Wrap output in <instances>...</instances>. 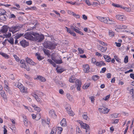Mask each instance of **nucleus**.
<instances>
[{
  "instance_id": "obj_57",
  "label": "nucleus",
  "mask_w": 134,
  "mask_h": 134,
  "mask_svg": "<svg viewBox=\"0 0 134 134\" xmlns=\"http://www.w3.org/2000/svg\"><path fill=\"white\" fill-rule=\"evenodd\" d=\"M55 133L56 131L55 130H54V128L53 127L52 129V130L50 134H55Z\"/></svg>"
},
{
  "instance_id": "obj_20",
  "label": "nucleus",
  "mask_w": 134,
  "mask_h": 134,
  "mask_svg": "<svg viewBox=\"0 0 134 134\" xmlns=\"http://www.w3.org/2000/svg\"><path fill=\"white\" fill-rule=\"evenodd\" d=\"M49 115L53 118H55L56 116L55 113V111L53 109L49 111Z\"/></svg>"
},
{
  "instance_id": "obj_26",
  "label": "nucleus",
  "mask_w": 134,
  "mask_h": 134,
  "mask_svg": "<svg viewBox=\"0 0 134 134\" xmlns=\"http://www.w3.org/2000/svg\"><path fill=\"white\" fill-rule=\"evenodd\" d=\"M66 119L63 118L60 122V124L62 126L64 127L66 126Z\"/></svg>"
},
{
  "instance_id": "obj_15",
  "label": "nucleus",
  "mask_w": 134,
  "mask_h": 134,
  "mask_svg": "<svg viewBox=\"0 0 134 134\" xmlns=\"http://www.w3.org/2000/svg\"><path fill=\"white\" fill-rule=\"evenodd\" d=\"M115 17L117 19L121 21H124L126 20L125 16L123 15H116Z\"/></svg>"
},
{
  "instance_id": "obj_17",
  "label": "nucleus",
  "mask_w": 134,
  "mask_h": 134,
  "mask_svg": "<svg viewBox=\"0 0 134 134\" xmlns=\"http://www.w3.org/2000/svg\"><path fill=\"white\" fill-rule=\"evenodd\" d=\"M83 68L84 72L88 73L89 71L90 67L88 65L86 64L83 65Z\"/></svg>"
},
{
  "instance_id": "obj_2",
  "label": "nucleus",
  "mask_w": 134,
  "mask_h": 134,
  "mask_svg": "<svg viewBox=\"0 0 134 134\" xmlns=\"http://www.w3.org/2000/svg\"><path fill=\"white\" fill-rule=\"evenodd\" d=\"M76 79L74 76H71L69 79V81L70 82H74L75 81L76 85L77 86V89L78 90H80L81 83V81L78 80H75Z\"/></svg>"
},
{
  "instance_id": "obj_28",
  "label": "nucleus",
  "mask_w": 134,
  "mask_h": 134,
  "mask_svg": "<svg viewBox=\"0 0 134 134\" xmlns=\"http://www.w3.org/2000/svg\"><path fill=\"white\" fill-rule=\"evenodd\" d=\"M35 55L36 56L37 59L39 60H41L43 59L42 56H40V54L39 53H37L35 54Z\"/></svg>"
},
{
  "instance_id": "obj_43",
  "label": "nucleus",
  "mask_w": 134,
  "mask_h": 134,
  "mask_svg": "<svg viewBox=\"0 0 134 134\" xmlns=\"http://www.w3.org/2000/svg\"><path fill=\"white\" fill-rule=\"evenodd\" d=\"M76 27L77 28L76 30H75V32H76L77 33L79 34H80L81 35H83V33L82 32H81V31H80L79 30H78V29H79V28L78 27Z\"/></svg>"
},
{
  "instance_id": "obj_42",
  "label": "nucleus",
  "mask_w": 134,
  "mask_h": 134,
  "mask_svg": "<svg viewBox=\"0 0 134 134\" xmlns=\"http://www.w3.org/2000/svg\"><path fill=\"white\" fill-rule=\"evenodd\" d=\"M130 94L132 95L133 98H134V90L133 89L130 90Z\"/></svg>"
},
{
  "instance_id": "obj_9",
  "label": "nucleus",
  "mask_w": 134,
  "mask_h": 134,
  "mask_svg": "<svg viewBox=\"0 0 134 134\" xmlns=\"http://www.w3.org/2000/svg\"><path fill=\"white\" fill-rule=\"evenodd\" d=\"M56 46L54 43L49 42L47 43L46 48L48 49L53 50L55 49Z\"/></svg>"
},
{
  "instance_id": "obj_59",
  "label": "nucleus",
  "mask_w": 134,
  "mask_h": 134,
  "mask_svg": "<svg viewBox=\"0 0 134 134\" xmlns=\"http://www.w3.org/2000/svg\"><path fill=\"white\" fill-rule=\"evenodd\" d=\"M73 16L76 18L77 19L79 18H80V16L78 14H76L75 13L73 14Z\"/></svg>"
},
{
  "instance_id": "obj_52",
  "label": "nucleus",
  "mask_w": 134,
  "mask_h": 134,
  "mask_svg": "<svg viewBox=\"0 0 134 134\" xmlns=\"http://www.w3.org/2000/svg\"><path fill=\"white\" fill-rule=\"evenodd\" d=\"M89 99L91 100V101L92 103H94L95 100L94 97L91 96L89 97Z\"/></svg>"
},
{
  "instance_id": "obj_62",
  "label": "nucleus",
  "mask_w": 134,
  "mask_h": 134,
  "mask_svg": "<svg viewBox=\"0 0 134 134\" xmlns=\"http://www.w3.org/2000/svg\"><path fill=\"white\" fill-rule=\"evenodd\" d=\"M106 70V68H103L102 69V70L100 71V73H104Z\"/></svg>"
},
{
  "instance_id": "obj_6",
  "label": "nucleus",
  "mask_w": 134,
  "mask_h": 134,
  "mask_svg": "<svg viewBox=\"0 0 134 134\" xmlns=\"http://www.w3.org/2000/svg\"><path fill=\"white\" fill-rule=\"evenodd\" d=\"M20 66L23 68H24L27 71H29L30 68L27 64H26L25 60L23 59L21 60L20 62Z\"/></svg>"
},
{
  "instance_id": "obj_63",
  "label": "nucleus",
  "mask_w": 134,
  "mask_h": 134,
  "mask_svg": "<svg viewBox=\"0 0 134 134\" xmlns=\"http://www.w3.org/2000/svg\"><path fill=\"white\" fill-rule=\"evenodd\" d=\"M65 28L66 29L67 31V32H68L69 33H70V34H71V33H72V32L71 31L70 29L66 27Z\"/></svg>"
},
{
  "instance_id": "obj_34",
  "label": "nucleus",
  "mask_w": 134,
  "mask_h": 134,
  "mask_svg": "<svg viewBox=\"0 0 134 134\" xmlns=\"http://www.w3.org/2000/svg\"><path fill=\"white\" fill-rule=\"evenodd\" d=\"M50 119L48 118L47 119L46 121H45L44 120H42V123L43 124L44 123L46 122L47 124L49 125L50 124Z\"/></svg>"
},
{
  "instance_id": "obj_40",
  "label": "nucleus",
  "mask_w": 134,
  "mask_h": 134,
  "mask_svg": "<svg viewBox=\"0 0 134 134\" xmlns=\"http://www.w3.org/2000/svg\"><path fill=\"white\" fill-rule=\"evenodd\" d=\"M114 59H115L119 63H121V60L117 56L115 55L114 56Z\"/></svg>"
},
{
  "instance_id": "obj_51",
  "label": "nucleus",
  "mask_w": 134,
  "mask_h": 134,
  "mask_svg": "<svg viewBox=\"0 0 134 134\" xmlns=\"http://www.w3.org/2000/svg\"><path fill=\"white\" fill-rule=\"evenodd\" d=\"M24 125L25 126H27V120L26 118H25L24 119Z\"/></svg>"
},
{
  "instance_id": "obj_44",
  "label": "nucleus",
  "mask_w": 134,
  "mask_h": 134,
  "mask_svg": "<svg viewBox=\"0 0 134 134\" xmlns=\"http://www.w3.org/2000/svg\"><path fill=\"white\" fill-rule=\"evenodd\" d=\"M56 70H57V72L60 73H61L62 72H63L64 70V69L63 68H60V69H57L56 68Z\"/></svg>"
},
{
  "instance_id": "obj_24",
  "label": "nucleus",
  "mask_w": 134,
  "mask_h": 134,
  "mask_svg": "<svg viewBox=\"0 0 134 134\" xmlns=\"http://www.w3.org/2000/svg\"><path fill=\"white\" fill-rule=\"evenodd\" d=\"M98 49L103 52H105L107 49V47H103L100 45L98 46Z\"/></svg>"
},
{
  "instance_id": "obj_18",
  "label": "nucleus",
  "mask_w": 134,
  "mask_h": 134,
  "mask_svg": "<svg viewBox=\"0 0 134 134\" xmlns=\"http://www.w3.org/2000/svg\"><path fill=\"white\" fill-rule=\"evenodd\" d=\"M25 61L27 63L32 65H34L36 64L31 59L27 57L26 58Z\"/></svg>"
},
{
  "instance_id": "obj_49",
  "label": "nucleus",
  "mask_w": 134,
  "mask_h": 134,
  "mask_svg": "<svg viewBox=\"0 0 134 134\" xmlns=\"http://www.w3.org/2000/svg\"><path fill=\"white\" fill-rule=\"evenodd\" d=\"M124 62L125 63H127L128 62V57L127 56H126L124 59Z\"/></svg>"
},
{
  "instance_id": "obj_22",
  "label": "nucleus",
  "mask_w": 134,
  "mask_h": 134,
  "mask_svg": "<svg viewBox=\"0 0 134 134\" xmlns=\"http://www.w3.org/2000/svg\"><path fill=\"white\" fill-rule=\"evenodd\" d=\"M36 79L39 80L42 82H45L46 80V79L44 77L40 75L37 76Z\"/></svg>"
},
{
  "instance_id": "obj_37",
  "label": "nucleus",
  "mask_w": 134,
  "mask_h": 134,
  "mask_svg": "<svg viewBox=\"0 0 134 134\" xmlns=\"http://www.w3.org/2000/svg\"><path fill=\"white\" fill-rule=\"evenodd\" d=\"M90 85V83H86L83 86V89H87Z\"/></svg>"
},
{
  "instance_id": "obj_1",
  "label": "nucleus",
  "mask_w": 134,
  "mask_h": 134,
  "mask_svg": "<svg viewBox=\"0 0 134 134\" xmlns=\"http://www.w3.org/2000/svg\"><path fill=\"white\" fill-rule=\"evenodd\" d=\"M97 19L100 21L109 24H115V22L111 19H110L108 17H103L101 16H97Z\"/></svg>"
},
{
  "instance_id": "obj_54",
  "label": "nucleus",
  "mask_w": 134,
  "mask_h": 134,
  "mask_svg": "<svg viewBox=\"0 0 134 134\" xmlns=\"http://www.w3.org/2000/svg\"><path fill=\"white\" fill-rule=\"evenodd\" d=\"M92 63L95 64L96 65V59L94 58H93L92 59H91Z\"/></svg>"
},
{
  "instance_id": "obj_56",
  "label": "nucleus",
  "mask_w": 134,
  "mask_h": 134,
  "mask_svg": "<svg viewBox=\"0 0 134 134\" xmlns=\"http://www.w3.org/2000/svg\"><path fill=\"white\" fill-rule=\"evenodd\" d=\"M9 77L10 79L13 80H14L15 79L14 75L13 74L10 75Z\"/></svg>"
},
{
  "instance_id": "obj_64",
  "label": "nucleus",
  "mask_w": 134,
  "mask_h": 134,
  "mask_svg": "<svg viewBox=\"0 0 134 134\" xmlns=\"http://www.w3.org/2000/svg\"><path fill=\"white\" fill-rule=\"evenodd\" d=\"M113 122H112L113 124H117L119 121V119H116L113 120Z\"/></svg>"
},
{
  "instance_id": "obj_5",
  "label": "nucleus",
  "mask_w": 134,
  "mask_h": 134,
  "mask_svg": "<svg viewBox=\"0 0 134 134\" xmlns=\"http://www.w3.org/2000/svg\"><path fill=\"white\" fill-rule=\"evenodd\" d=\"M33 36H34V41L40 42L43 40L44 37L43 35H40L39 34L36 33H33Z\"/></svg>"
},
{
  "instance_id": "obj_33",
  "label": "nucleus",
  "mask_w": 134,
  "mask_h": 134,
  "mask_svg": "<svg viewBox=\"0 0 134 134\" xmlns=\"http://www.w3.org/2000/svg\"><path fill=\"white\" fill-rule=\"evenodd\" d=\"M43 50L45 54L48 56L50 55V53L48 50L46 49H43Z\"/></svg>"
},
{
  "instance_id": "obj_36",
  "label": "nucleus",
  "mask_w": 134,
  "mask_h": 134,
  "mask_svg": "<svg viewBox=\"0 0 134 134\" xmlns=\"http://www.w3.org/2000/svg\"><path fill=\"white\" fill-rule=\"evenodd\" d=\"M99 78V77L97 75H95L92 77V79L93 80L96 81L98 80Z\"/></svg>"
},
{
  "instance_id": "obj_45",
  "label": "nucleus",
  "mask_w": 134,
  "mask_h": 134,
  "mask_svg": "<svg viewBox=\"0 0 134 134\" xmlns=\"http://www.w3.org/2000/svg\"><path fill=\"white\" fill-rule=\"evenodd\" d=\"M87 4L88 6H90L92 5L91 3H90L89 0H83Z\"/></svg>"
},
{
  "instance_id": "obj_31",
  "label": "nucleus",
  "mask_w": 134,
  "mask_h": 134,
  "mask_svg": "<svg viewBox=\"0 0 134 134\" xmlns=\"http://www.w3.org/2000/svg\"><path fill=\"white\" fill-rule=\"evenodd\" d=\"M0 54L4 57L6 59H8L9 58L8 55L4 53H3L2 52H0Z\"/></svg>"
},
{
  "instance_id": "obj_27",
  "label": "nucleus",
  "mask_w": 134,
  "mask_h": 134,
  "mask_svg": "<svg viewBox=\"0 0 134 134\" xmlns=\"http://www.w3.org/2000/svg\"><path fill=\"white\" fill-rule=\"evenodd\" d=\"M25 82L26 84L30 87H33L35 86L34 83L32 82L25 80Z\"/></svg>"
},
{
  "instance_id": "obj_38",
  "label": "nucleus",
  "mask_w": 134,
  "mask_h": 134,
  "mask_svg": "<svg viewBox=\"0 0 134 134\" xmlns=\"http://www.w3.org/2000/svg\"><path fill=\"white\" fill-rule=\"evenodd\" d=\"M33 107H34L35 110L37 111L38 112H39L41 110V109L39 107H38L36 105H34Z\"/></svg>"
},
{
  "instance_id": "obj_3",
  "label": "nucleus",
  "mask_w": 134,
  "mask_h": 134,
  "mask_svg": "<svg viewBox=\"0 0 134 134\" xmlns=\"http://www.w3.org/2000/svg\"><path fill=\"white\" fill-rule=\"evenodd\" d=\"M37 94H38L39 97H41L42 96L44 95V93L38 91L32 94V96L35 98L37 102L41 104H43V101L38 96Z\"/></svg>"
},
{
  "instance_id": "obj_55",
  "label": "nucleus",
  "mask_w": 134,
  "mask_h": 134,
  "mask_svg": "<svg viewBox=\"0 0 134 134\" xmlns=\"http://www.w3.org/2000/svg\"><path fill=\"white\" fill-rule=\"evenodd\" d=\"M22 35V34L17 33L16 34V38L17 39H18Z\"/></svg>"
},
{
  "instance_id": "obj_61",
  "label": "nucleus",
  "mask_w": 134,
  "mask_h": 134,
  "mask_svg": "<svg viewBox=\"0 0 134 134\" xmlns=\"http://www.w3.org/2000/svg\"><path fill=\"white\" fill-rule=\"evenodd\" d=\"M99 43L100 44L103 45L107 46V45L106 43L102 41H99Z\"/></svg>"
},
{
  "instance_id": "obj_60",
  "label": "nucleus",
  "mask_w": 134,
  "mask_h": 134,
  "mask_svg": "<svg viewBox=\"0 0 134 134\" xmlns=\"http://www.w3.org/2000/svg\"><path fill=\"white\" fill-rule=\"evenodd\" d=\"M67 12L68 14L72 15H73V14L75 13L74 12L70 10H68L67 11Z\"/></svg>"
},
{
  "instance_id": "obj_11",
  "label": "nucleus",
  "mask_w": 134,
  "mask_h": 134,
  "mask_svg": "<svg viewBox=\"0 0 134 134\" xmlns=\"http://www.w3.org/2000/svg\"><path fill=\"white\" fill-rule=\"evenodd\" d=\"M20 44L23 47H25L29 45V42L26 41L25 40H23L20 42Z\"/></svg>"
},
{
  "instance_id": "obj_58",
  "label": "nucleus",
  "mask_w": 134,
  "mask_h": 134,
  "mask_svg": "<svg viewBox=\"0 0 134 134\" xmlns=\"http://www.w3.org/2000/svg\"><path fill=\"white\" fill-rule=\"evenodd\" d=\"M109 34L110 36L112 37H113L114 36V32L112 31H111L110 30L109 31Z\"/></svg>"
},
{
  "instance_id": "obj_10",
  "label": "nucleus",
  "mask_w": 134,
  "mask_h": 134,
  "mask_svg": "<svg viewBox=\"0 0 134 134\" xmlns=\"http://www.w3.org/2000/svg\"><path fill=\"white\" fill-rule=\"evenodd\" d=\"M0 94L4 102L6 103H7L8 102L7 97L5 91H1L0 92Z\"/></svg>"
},
{
  "instance_id": "obj_19",
  "label": "nucleus",
  "mask_w": 134,
  "mask_h": 134,
  "mask_svg": "<svg viewBox=\"0 0 134 134\" xmlns=\"http://www.w3.org/2000/svg\"><path fill=\"white\" fill-rule=\"evenodd\" d=\"M7 16L6 14L4 13H2L0 14V19L2 20L5 21L6 20Z\"/></svg>"
},
{
  "instance_id": "obj_16",
  "label": "nucleus",
  "mask_w": 134,
  "mask_h": 134,
  "mask_svg": "<svg viewBox=\"0 0 134 134\" xmlns=\"http://www.w3.org/2000/svg\"><path fill=\"white\" fill-rule=\"evenodd\" d=\"M66 109L68 113L70 115L73 116L74 115V113L72 111L71 108L69 105L68 106V107L66 108Z\"/></svg>"
},
{
  "instance_id": "obj_4",
  "label": "nucleus",
  "mask_w": 134,
  "mask_h": 134,
  "mask_svg": "<svg viewBox=\"0 0 134 134\" xmlns=\"http://www.w3.org/2000/svg\"><path fill=\"white\" fill-rule=\"evenodd\" d=\"M77 122L80 124L81 127L85 129L86 132L87 134H89L90 129L88 125L86 123H83L82 121L80 120H78Z\"/></svg>"
},
{
  "instance_id": "obj_32",
  "label": "nucleus",
  "mask_w": 134,
  "mask_h": 134,
  "mask_svg": "<svg viewBox=\"0 0 134 134\" xmlns=\"http://www.w3.org/2000/svg\"><path fill=\"white\" fill-rule=\"evenodd\" d=\"M52 60H53L55 63L57 64H60L62 63V61L61 59L60 60H57V59H52Z\"/></svg>"
},
{
  "instance_id": "obj_8",
  "label": "nucleus",
  "mask_w": 134,
  "mask_h": 134,
  "mask_svg": "<svg viewBox=\"0 0 134 134\" xmlns=\"http://www.w3.org/2000/svg\"><path fill=\"white\" fill-rule=\"evenodd\" d=\"M20 26H12L10 29V31L13 33H15L19 31Z\"/></svg>"
},
{
  "instance_id": "obj_13",
  "label": "nucleus",
  "mask_w": 134,
  "mask_h": 134,
  "mask_svg": "<svg viewBox=\"0 0 134 134\" xmlns=\"http://www.w3.org/2000/svg\"><path fill=\"white\" fill-rule=\"evenodd\" d=\"M18 87L19 88L21 92L24 93H26L27 92V88L25 87L22 85L21 84L19 86L18 85Z\"/></svg>"
},
{
  "instance_id": "obj_7",
  "label": "nucleus",
  "mask_w": 134,
  "mask_h": 134,
  "mask_svg": "<svg viewBox=\"0 0 134 134\" xmlns=\"http://www.w3.org/2000/svg\"><path fill=\"white\" fill-rule=\"evenodd\" d=\"M33 33H35L34 32H27L24 35V37L25 38L30 40L34 41V37L32 36L33 35Z\"/></svg>"
},
{
  "instance_id": "obj_41",
  "label": "nucleus",
  "mask_w": 134,
  "mask_h": 134,
  "mask_svg": "<svg viewBox=\"0 0 134 134\" xmlns=\"http://www.w3.org/2000/svg\"><path fill=\"white\" fill-rule=\"evenodd\" d=\"M4 88L5 90L7 92H9V93L10 91V90L9 87L8 86V85H6L4 87Z\"/></svg>"
},
{
  "instance_id": "obj_48",
  "label": "nucleus",
  "mask_w": 134,
  "mask_h": 134,
  "mask_svg": "<svg viewBox=\"0 0 134 134\" xmlns=\"http://www.w3.org/2000/svg\"><path fill=\"white\" fill-rule=\"evenodd\" d=\"M110 94L106 96L105 97H104L103 98V99L105 101L108 100V99L110 97Z\"/></svg>"
},
{
  "instance_id": "obj_23",
  "label": "nucleus",
  "mask_w": 134,
  "mask_h": 134,
  "mask_svg": "<svg viewBox=\"0 0 134 134\" xmlns=\"http://www.w3.org/2000/svg\"><path fill=\"white\" fill-rule=\"evenodd\" d=\"M106 65L105 64L103 61L97 62L96 64V65L100 67L102 66H105Z\"/></svg>"
},
{
  "instance_id": "obj_46",
  "label": "nucleus",
  "mask_w": 134,
  "mask_h": 134,
  "mask_svg": "<svg viewBox=\"0 0 134 134\" xmlns=\"http://www.w3.org/2000/svg\"><path fill=\"white\" fill-rule=\"evenodd\" d=\"M78 50L79 53L80 54H82L84 53V49H82L81 48H78Z\"/></svg>"
},
{
  "instance_id": "obj_53",
  "label": "nucleus",
  "mask_w": 134,
  "mask_h": 134,
  "mask_svg": "<svg viewBox=\"0 0 134 134\" xmlns=\"http://www.w3.org/2000/svg\"><path fill=\"white\" fill-rule=\"evenodd\" d=\"M13 56L14 58L16 60L17 62H19L20 60V59L16 55H14Z\"/></svg>"
},
{
  "instance_id": "obj_12",
  "label": "nucleus",
  "mask_w": 134,
  "mask_h": 134,
  "mask_svg": "<svg viewBox=\"0 0 134 134\" xmlns=\"http://www.w3.org/2000/svg\"><path fill=\"white\" fill-rule=\"evenodd\" d=\"M9 27L7 25H4L0 30V32L3 34H5L8 31Z\"/></svg>"
},
{
  "instance_id": "obj_21",
  "label": "nucleus",
  "mask_w": 134,
  "mask_h": 134,
  "mask_svg": "<svg viewBox=\"0 0 134 134\" xmlns=\"http://www.w3.org/2000/svg\"><path fill=\"white\" fill-rule=\"evenodd\" d=\"M115 27L119 29H125L127 28V26L121 24H118L115 25Z\"/></svg>"
},
{
  "instance_id": "obj_25",
  "label": "nucleus",
  "mask_w": 134,
  "mask_h": 134,
  "mask_svg": "<svg viewBox=\"0 0 134 134\" xmlns=\"http://www.w3.org/2000/svg\"><path fill=\"white\" fill-rule=\"evenodd\" d=\"M122 8L125 11L127 12H133L131 8H128L126 7H122Z\"/></svg>"
},
{
  "instance_id": "obj_47",
  "label": "nucleus",
  "mask_w": 134,
  "mask_h": 134,
  "mask_svg": "<svg viewBox=\"0 0 134 134\" xmlns=\"http://www.w3.org/2000/svg\"><path fill=\"white\" fill-rule=\"evenodd\" d=\"M76 133H81V131L78 126H77L76 127Z\"/></svg>"
},
{
  "instance_id": "obj_30",
  "label": "nucleus",
  "mask_w": 134,
  "mask_h": 134,
  "mask_svg": "<svg viewBox=\"0 0 134 134\" xmlns=\"http://www.w3.org/2000/svg\"><path fill=\"white\" fill-rule=\"evenodd\" d=\"M7 40L11 44H14V39L13 38L11 37L9 39H7Z\"/></svg>"
},
{
  "instance_id": "obj_39",
  "label": "nucleus",
  "mask_w": 134,
  "mask_h": 134,
  "mask_svg": "<svg viewBox=\"0 0 134 134\" xmlns=\"http://www.w3.org/2000/svg\"><path fill=\"white\" fill-rule=\"evenodd\" d=\"M66 97L70 101H72L73 100V98L69 94H66Z\"/></svg>"
},
{
  "instance_id": "obj_50",
  "label": "nucleus",
  "mask_w": 134,
  "mask_h": 134,
  "mask_svg": "<svg viewBox=\"0 0 134 134\" xmlns=\"http://www.w3.org/2000/svg\"><path fill=\"white\" fill-rule=\"evenodd\" d=\"M4 36H5V37L6 38H9L10 37V36H11V34L10 32H9L7 34H6L5 35H4Z\"/></svg>"
},
{
  "instance_id": "obj_29",
  "label": "nucleus",
  "mask_w": 134,
  "mask_h": 134,
  "mask_svg": "<svg viewBox=\"0 0 134 134\" xmlns=\"http://www.w3.org/2000/svg\"><path fill=\"white\" fill-rule=\"evenodd\" d=\"M82 117L85 120H89V119L87 116V113H85V114H83Z\"/></svg>"
},
{
  "instance_id": "obj_14",
  "label": "nucleus",
  "mask_w": 134,
  "mask_h": 134,
  "mask_svg": "<svg viewBox=\"0 0 134 134\" xmlns=\"http://www.w3.org/2000/svg\"><path fill=\"white\" fill-rule=\"evenodd\" d=\"M98 109L100 112L104 114L108 113L109 110L108 108L103 107L102 108H99Z\"/></svg>"
},
{
  "instance_id": "obj_35",
  "label": "nucleus",
  "mask_w": 134,
  "mask_h": 134,
  "mask_svg": "<svg viewBox=\"0 0 134 134\" xmlns=\"http://www.w3.org/2000/svg\"><path fill=\"white\" fill-rule=\"evenodd\" d=\"M112 4V5L114 7H120L121 8H122V6L121 5H120L119 4H115L114 3H113Z\"/></svg>"
}]
</instances>
